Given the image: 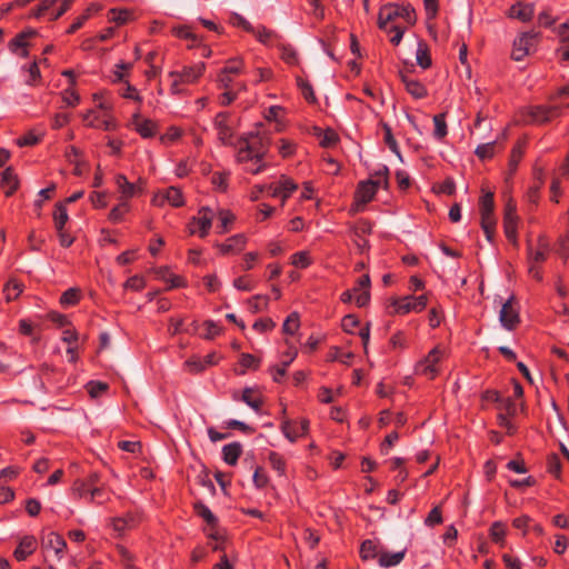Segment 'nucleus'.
<instances>
[{"label": "nucleus", "instance_id": "obj_27", "mask_svg": "<svg viewBox=\"0 0 569 569\" xmlns=\"http://www.w3.org/2000/svg\"><path fill=\"white\" fill-rule=\"evenodd\" d=\"M297 355H298L297 349H293L292 353L290 355V359L289 360H283L281 362V365L272 366V367L269 368V372L272 375V380L274 382L279 383V382L282 381V378L287 373V368L296 359Z\"/></svg>", "mask_w": 569, "mask_h": 569}, {"label": "nucleus", "instance_id": "obj_8", "mask_svg": "<svg viewBox=\"0 0 569 569\" xmlns=\"http://www.w3.org/2000/svg\"><path fill=\"white\" fill-rule=\"evenodd\" d=\"M529 122L542 124L561 116L559 106H533L528 108Z\"/></svg>", "mask_w": 569, "mask_h": 569}, {"label": "nucleus", "instance_id": "obj_43", "mask_svg": "<svg viewBox=\"0 0 569 569\" xmlns=\"http://www.w3.org/2000/svg\"><path fill=\"white\" fill-rule=\"evenodd\" d=\"M497 141L479 144L475 153L480 160L491 159L496 153Z\"/></svg>", "mask_w": 569, "mask_h": 569}, {"label": "nucleus", "instance_id": "obj_53", "mask_svg": "<svg viewBox=\"0 0 569 569\" xmlns=\"http://www.w3.org/2000/svg\"><path fill=\"white\" fill-rule=\"evenodd\" d=\"M541 172L539 173V177L537 178V182H535L527 191V199L529 202L537 204L539 197H540V190L543 186V180L541 178Z\"/></svg>", "mask_w": 569, "mask_h": 569}, {"label": "nucleus", "instance_id": "obj_17", "mask_svg": "<svg viewBox=\"0 0 569 569\" xmlns=\"http://www.w3.org/2000/svg\"><path fill=\"white\" fill-rule=\"evenodd\" d=\"M136 131L142 138H152L157 133V123L150 119L140 120L139 113H134L132 117Z\"/></svg>", "mask_w": 569, "mask_h": 569}, {"label": "nucleus", "instance_id": "obj_3", "mask_svg": "<svg viewBox=\"0 0 569 569\" xmlns=\"http://www.w3.org/2000/svg\"><path fill=\"white\" fill-rule=\"evenodd\" d=\"M493 192H485L479 199L480 226L489 242H493L496 234L497 220L493 214Z\"/></svg>", "mask_w": 569, "mask_h": 569}, {"label": "nucleus", "instance_id": "obj_59", "mask_svg": "<svg viewBox=\"0 0 569 569\" xmlns=\"http://www.w3.org/2000/svg\"><path fill=\"white\" fill-rule=\"evenodd\" d=\"M276 327V322L271 318H260L254 321L252 328L258 332L271 331Z\"/></svg>", "mask_w": 569, "mask_h": 569}, {"label": "nucleus", "instance_id": "obj_60", "mask_svg": "<svg viewBox=\"0 0 569 569\" xmlns=\"http://www.w3.org/2000/svg\"><path fill=\"white\" fill-rule=\"evenodd\" d=\"M62 100L66 106L74 107L79 103L80 97L73 87H69L62 92Z\"/></svg>", "mask_w": 569, "mask_h": 569}, {"label": "nucleus", "instance_id": "obj_61", "mask_svg": "<svg viewBox=\"0 0 569 569\" xmlns=\"http://www.w3.org/2000/svg\"><path fill=\"white\" fill-rule=\"evenodd\" d=\"M442 513L439 507H435L430 510L427 518L425 519V525L428 527H435L437 525L442 523Z\"/></svg>", "mask_w": 569, "mask_h": 569}, {"label": "nucleus", "instance_id": "obj_11", "mask_svg": "<svg viewBox=\"0 0 569 569\" xmlns=\"http://www.w3.org/2000/svg\"><path fill=\"white\" fill-rule=\"evenodd\" d=\"M281 431L284 437L295 442L298 438L303 437L309 431V420L302 418L299 422L289 419H283L281 422Z\"/></svg>", "mask_w": 569, "mask_h": 569}, {"label": "nucleus", "instance_id": "obj_55", "mask_svg": "<svg viewBox=\"0 0 569 569\" xmlns=\"http://www.w3.org/2000/svg\"><path fill=\"white\" fill-rule=\"evenodd\" d=\"M291 263L297 268H308L311 264V258L307 251H299L291 256Z\"/></svg>", "mask_w": 569, "mask_h": 569}, {"label": "nucleus", "instance_id": "obj_63", "mask_svg": "<svg viewBox=\"0 0 569 569\" xmlns=\"http://www.w3.org/2000/svg\"><path fill=\"white\" fill-rule=\"evenodd\" d=\"M281 59L288 64H296L298 62V54L290 46L281 47Z\"/></svg>", "mask_w": 569, "mask_h": 569}, {"label": "nucleus", "instance_id": "obj_33", "mask_svg": "<svg viewBox=\"0 0 569 569\" xmlns=\"http://www.w3.org/2000/svg\"><path fill=\"white\" fill-rule=\"evenodd\" d=\"M539 249L532 252L531 246H528L529 259L533 262H542L547 258L548 242L545 237L540 236L538 239Z\"/></svg>", "mask_w": 569, "mask_h": 569}, {"label": "nucleus", "instance_id": "obj_48", "mask_svg": "<svg viewBox=\"0 0 569 569\" xmlns=\"http://www.w3.org/2000/svg\"><path fill=\"white\" fill-rule=\"evenodd\" d=\"M383 131H385V143L389 147V149L397 154L399 158H401L400 149L398 147L397 140L395 139L392 134L391 127L388 123L382 124Z\"/></svg>", "mask_w": 569, "mask_h": 569}, {"label": "nucleus", "instance_id": "obj_64", "mask_svg": "<svg viewBox=\"0 0 569 569\" xmlns=\"http://www.w3.org/2000/svg\"><path fill=\"white\" fill-rule=\"evenodd\" d=\"M360 325L359 319L355 315H347L342 318L341 327L343 331L352 333L355 328Z\"/></svg>", "mask_w": 569, "mask_h": 569}, {"label": "nucleus", "instance_id": "obj_38", "mask_svg": "<svg viewBox=\"0 0 569 569\" xmlns=\"http://www.w3.org/2000/svg\"><path fill=\"white\" fill-rule=\"evenodd\" d=\"M300 327V316L297 311L291 312L282 325V332L286 335H295Z\"/></svg>", "mask_w": 569, "mask_h": 569}, {"label": "nucleus", "instance_id": "obj_50", "mask_svg": "<svg viewBox=\"0 0 569 569\" xmlns=\"http://www.w3.org/2000/svg\"><path fill=\"white\" fill-rule=\"evenodd\" d=\"M259 42L263 44L270 43L274 38H277V33L270 29H267L263 26L254 28V32H252Z\"/></svg>", "mask_w": 569, "mask_h": 569}, {"label": "nucleus", "instance_id": "obj_2", "mask_svg": "<svg viewBox=\"0 0 569 569\" xmlns=\"http://www.w3.org/2000/svg\"><path fill=\"white\" fill-rule=\"evenodd\" d=\"M397 18H402L408 24L413 26L417 21L415 8L409 3H387L382 6L378 13L379 29H387V23L393 22Z\"/></svg>", "mask_w": 569, "mask_h": 569}, {"label": "nucleus", "instance_id": "obj_47", "mask_svg": "<svg viewBox=\"0 0 569 569\" xmlns=\"http://www.w3.org/2000/svg\"><path fill=\"white\" fill-rule=\"evenodd\" d=\"M297 84L300 88L303 98L308 102L315 103L317 99H316L311 83L308 80H305L301 77H298Z\"/></svg>", "mask_w": 569, "mask_h": 569}, {"label": "nucleus", "instance_id": "obj_62", "mask_svg": "<svg viewBox=\"0 0 569 569\" xmlns=\"http://www.w3.org/2000/svg\"><path fill=\"white\" fill-rule=\"evenodd\" d=\"M228 178L229 173L227 172H213L211 183L221 191H226L228 188Z\"/></svg>", "mask_w": 569, "mask_h": 569}, {"label": "nucleus", "instance_id": "obj_37", "mask_svg": "<svg viewBox=\"0 0 569 569\" xmlns=\"http://www.w3.org/2000/svg\"><path fill=\"white\" fill-rule=\"evenodd\" d=\"M134 526H136V518L130 515H128L126 517L114 518L112 520L113 530L117 531L119 535H122L127 529H131Z\"/></svg>", "mask_w": 569, "mask_h": 569}, {"label": "nucleus", "instance_id": "obj_40", "mask_svg": "<svg viewBox=\"0 0 569 569\" xmlns=\"http://www.w3.org/2000/svg\"><path fill=\"white\" fill-rule=\"evenodd\" d=\"M517 229H518V219L503 218L505 236L513 244L518 243Z\"/></svg>", "mask_w": 569, "mask_h": 569}, {"label": "nucleus", "instance_id": "obj_12", "mask_svg": "<svg viewBox=\"0 0 569 569\" xmlns=\"http://www.w3.org/2000/svg\"><path fill=\"white\" fill-rule=\"evenodd\" d=\"M206 64L199 62L194 66L183 67L181 71L169 72L170 78H178L183 84H191L197 82L203 74Z\"/></svg>", "mask_w": 569, "mask_h": 569}, {"label": "nucleus", "instance_id": "obj_35", "mask_svg": "<svg viewBox=\"0 0 569 569\" xmlns=\"http://www.w3.org/2000/svg\"><path fill=\"white\" fill-rule=\"evenodd\" d=\"M378 545L370 539L365 540L360 547V557L363 560L379 558Z\"/></svg>", "mask_w": 569, "mask_h": 569}, {"label": "nucleus", "instance_id": "obj_6", "mask_svg": "<svg viewBox=\"0 0 569 569\" xmlns=\"http://www.w3.org/2000/svg\"><path fill=\"white\" fill-rule=\"evenodd\" d=\"M212 226V210L208 207H202L198 211V216L193 217L188 223L190 234L198 233L200 238H206Z\"/></svg>", "mask_w": 569, "mask_h": 569}, {"label": "nucleus", "instance_id": "obj_26", "mask_svg": "<svg viewBox=\"0 0 569 569\" xmlns=\"http://www.w3.org/2000/svg\"><path fill=\"white\" fill-rule=\"evenodd\" d=\"M116 184L118 187V190L121 192L122 198H124V201H127V199L132 198L136 194V184L128 181L124 174L120 173L116 176Z\"/></svg>", "mask_w": 569, "mask_h": 569}, {"label": "nucleus", "instance_id": "obj_41", "mask_svg": "<svg viewBox=\"0 0 569 569\" xmlns=\"http://www.w3.org/2000/svg\"><path fill=\"white\" fill-rule=\"evenodd\" d=\"M433 123H435V131L433 136L436 139L441 140L443 139L447 133V122H446V113H438L433 116Z\"/></svg>", "mask_w": 569, "mask_h": 569}, {"label": "nucleus", "instance_id": "obj_31", "mask_svg": "<svg viewBox=\"0 0 569 569\" xmlns=\"http://www.w3.org/2000/svg\"><path fill=\"white\" fill-rule=\"evenodd\" d=\"M391 307H393V312L398 315H407L410 311H413L415 308L411 300V296L392 299Z\"/></svg>", "mask_w": 569, "mask_h": 569}, {"label": "nucleus", "instance_id": "obj_39", "mask_svg": "<svg viewBox=\"0 0 569 569\" xmlns=\"http://www.w3.org/2000/svg\"><path fill=\"white\" fill-rule=\"evenodd\" d=\"M269 305V297L263 295H256L248 300L249 310L252 313H258L266 310Z\"/></svg>", "mask_w": 569, "mask_h": 569}, {"label": "nucleus", "instance_id": "obj_13", "mask_svg": "<svg viewBox=\"0 0 569 569\" xmlns=\"http://www.w3.org/2000/svg\"><path fill=\"white\" fill-rule=\"evenodd\" d=\"M229 112H219L214 117L213 126L218 133V139L222 144H230L233 137L232 128L229 126Z\"/></svg>", "mask_w": 569, "mask_h": 569}, {"label": "nucleus", "instance_id": "obj_54", "mask_svg": "<svg viewBox=\"0 0 569 569\" xmlns=\"http://www.w3.org/2000/svg\"><path fill=\"white\" fill-rule=\"evenodd\" d=\"M118 553L121 558V563L126 569H138V567L133 563L134 557L133 555L123 546H118Z\"/></svg>", "mask_w": 569, "mask_h": 569}, {"label": "nucleus", "instance_id": "obj_5", "mask_svg": "<svg viewBox=\"0 0 569 569\" xmlns=\"http://www.w3.org/2000/svg\"><path fill=\"white\" fill-rule=\"evenodd\" d=\"M443 356V351L439 347H435L426 358L419 361L416 366V373L425 376L426 378L432 380L439 373L438 363L440 362Z\"/></svg>", "mask_w": 569, "mask_h": 569}, {"label": "nucleus", "instance_id": "obj_22", "mask_svg": "<svg viewBox=\"0 0 569 569\" xmlns=\"http://www.w3.org/2000/svg\"><path fill=\"white\" fill-rule=\"evenodd\" d=\"M37 36V31L34 29H28L19 32L13 39H11L8 43V48L12 53H18L20 49L23 47H29L28 39Z\"/></svg>", "mask_w": 569, "mask_h": 569}, {"label": "nucleus", "instance_id": "obj_23", "mask_svg": "<svg viewBox=\"0 0 569 569\" xmlns=\"http://www.w3.org/2000/svg\"><path fill=\"white\" fill-rule=\"evenodd\" d=\"M261 360L251 353H241L239 358L240 369H234V373L238 376H243L248 369L253 371L258 370L260 367Z\"/></svg>", "mask_w": 569, "mask_h": 569}, {"label": "nucleus", "instance_id": "obj_52", "mask_svg": "<svg viewBox=\"0 0 569 569\" xmlns=\"http://www.w3.org/2000/svg\"><path fill=\"white\" fill-rule=\"evenodd\" d=\"M490 538L493 542H502L506 536V526L501 521H495L490 527Z\"/></svg>", "mask_w": 569, "mask_h": 569}, {"label": "nucleus", "instance_id": "obj_21", "mask_svg": "<svg viewBox=\"0 0 569 569\" xmlns=\"http://www.w3.org/2000/svg\"><path fill=\"white\" fill-rule=\"evenodd\" d=\"M163 200H167L172 207L179 208L184 204L182 191L176 187H169L162 194V199H153L156 204H161Z\"/></svg>", "mask_w": 569, "mask_h": 569}, {"label": "nucleus", "instance_id": "obj_14", "mask_svg": "<svg viewBox=\"0 0 569 569\" xmlns=\"http://www.w3.org/2000/svg\"><path fill=\"white\" fill-rule=\"evenodd\" d=\"M247 243L244 234L239 233L229 237L223 243H217L216 247L223 256L241 252Z\"/></svg>", "mask_w": 569, "mask_h": 569}, {"label": "nucleus", "instance_id": "obj_1", "mask_svg": "<svg viewBox=\"0 0 569 569\" xmlns=\"http://www.w3.org/2000/svg\"><path fill=\"white\" fill-rule=\"evenodd\" d=\"M239 142L242 144L237 153V161L244 163L248 161H256L259 163L256 168H248L247 171L257 174L264 168L262 160L269 149V140L258 133L250 132L240 138Z\"/></svg>", "mask_w": 569, "mask_h": 569}, {"label": "nucleus", "instance_id": "obj_51", "mask_svg": "<svg viewBox=\"0 0 569 569\" xmlns=\"http://www.w3.org/2000/svg\"><path fill=\"white\" fill-rule=\"evenodd\" d=\"M92 490V485L88 483L82 479H77L72 485V492L74 496L79 498H83L90 495Z\"/></svg>", "mask_w": 569, "mask_h": 569}, {"label": "nucleus", "instance_id": "obj_24", "mask_svg": "<svg viewBox=\"0 0 569 569\" xmlns=\"http://www.w3.org/2000/svg\"><path fill=\"white\" fill-rule=\"evenodd\" d=\"M242 453V446L240 442H231L222 448L223 461L229 466H236Z\"/></svg>", "mask_w": 569, "mask_h": 569}, {"label": "nucleus", "instance_id": "obj_36", "mask_svg": "<svg viewBox=\"0 0 569 569\" xmlns=\"http://www.w3.org/2000/svg\"><path fill=\"white\" fill-rule=\"evenodd\" d=\"M268 460L271 468L277 471L279 476H286L287 462L280 453L277 451H270Z\"/></svg>", "mask_w": 569, "mask_h": 569}, {"label": "nucleus", "instance_id": "obj_10", "mask_svg": "<svg viewBox=\"0 0 569 569\" xmlns=\"http://www.w3.org/2000/svg\"><path fill=\"white\" fill-rule=\"evenodd\" d=\"M412 70H400L399 78L405 84L406 91L415 99H423L428 96L426 86L412 76Z\"/></svg>", "mask_w": 569, "mask_h": 569}, {"label": "nucleus", "instance_id": "obj_44", "mask_svg": "<svg viewBox=\"0 0 569 569\" xmlns=\"http://www.w3.org/2000/svg\"><path fill=\"white\" fill-rule=\"evenodd\" d=\"M382 30L391 36L390 42L393 46H398L402 40L406 28L401 27L399 24L387 23V29H382Z\"/></svg>", "mask_w": 569, "mask_h": 569}, {"label": "nucleus", "instance_id": "obj_42", "mask_svg": "<svg viewBox=\"0 0 569 569\" xmlns=\"http://www.w3.org/2000/svg\"><path fill=\"white\" fill-rule=\"evenodd\" d=\"M132 17V12L127 9H110L109 21L117 23L118 26L127 23Z\"/></svg>", "mask_w": 569, "mask_h": 569}, {"label": "nucleus", "instance_id": "obj_7", "mask_svg": "<svg viewBox=\"0 0 569 569\" xmlns=\"http://www.w3.org/2000/svg\"><path fill=\"white\" fill-rule=\"evenodd\" d=\"M499 320L501 326L507 330H515L520 323L519 309L517 307L516 297L511 295L502 305Z\"/></svg>", "mask_w": 569, "mask_h": 569}, {"label": "nucleus", "instance_id": "obj_19", "mask_svg": "<svg viewBox=\"0 0 569 569\" xmlns=\"http://www.w3.org/2000/svg\"><path fill=\"white\" fill-rule=\"evenodd\" d=\"M1 184L4 190L6 197L12 196L19 186V180L11 167L6 168L1 173Z\"/></svg>", "mask_w": 569, "mask_h": 569}, {"label": "nucleus", "instance_id": "obj_25", "mask_svg": "<svg viewBox=\"0 0 569 569\" xmlns=\"http://www.w3.org/2000/svg\"><path fill=\"white\" fill-rule=\"evenodd\" d=\"M47 547L54 551V555L58 559H61L64 556L67 549V542L62 536L57 532H50L47 536Z\"/></svg>", "mask_w": 569, "mask_h": 569}, {"label": "nucleus", "instance_id": "obj_30", "mask_svg": "<svg viewBox=\"0 0 569 569\" xmlns=\"http://www.w3.org/2000/svg\"><path fill=\"white\" fill-rule=\"evenodd\" d=\"M416 60L419 67L422 69H428L432 64L430 51L428 44L425 41H420L418 43Z\"/></svg>", "mask_w": 569, "mask_h": 569}, {"label": "nucleus", "instance_id": "obj_58", "mask_svg": "<svg viewBox=\"0 0 569 569\" xmlns=\"http://www.w3.org/2000/svg\"><path fill=\"white\" fill-rule=\"evenodd\" d=\"M279 184L282 190V203L291 196L293 191L297 190L298 186L293 182V180L282 177Z\"/></svg>", "mask_w": 569, "mask_h": 569}, {"label": "nucleus", "instance_id": "obj_16", "mask_svg": "<svg viewBox=\"0 0 569 569\" xmlns=\"http://www.w3.org/2000/svg\"><path fill=\"white\" fill-rule=\"evenodd\" d=\"M37 549V540L33 536H24L17 548L13 551V557L18 561L26 560L30 555H32Z\"/></svg>", "mask_w": 569, "mask_h": 569}, {"label": "nucleus", "instance_id": "obj_18", "mask_svg": "<svg viewBox=\"0 0 569 569\" xmlns=\"http://www.w3.org/2000/svg\"><path fill=\"white\" fill-rule=\"evenodd\" d=\"M241 400L252 408L256 412H260L263 406V397L257 389L246 387L242 391Z\"/></svg>", "mask_w": 569, "mask_h": 569}, {"label": "nucleus", "instance_id": "obj_46", "mask_svg": "<svg viewBox=\"0 0 569 569\" xmlns=\"http://www.w3.org/2000/svg\"><path fill=\"white\" fill-rule=\"evenodd\" d=\"M80 290L77 288H70L66 290L60 297V303L62 306H76L80 301Z\"/></svg>", "mask_w": 569, "mask_h": 569}, {"label": "nucleus", "instance_id": "obj_15", "mask_svg": "<svg viewBox=\"0 0 569 569\" xmlns=\"http://www.w3.org/2000/svg\"><path fill=\"white\" fill-rule=\"evenodd\" d=\"M535 16V4L517 2L509 8L508 17L518 19L521 22H529Z\"/></svg>", "mask_w": 569, "mask_h": 569}, {"label": "nucleus", "instance_id": "obj_49", "mask_svg": "<svg viewBox=\"0 0 569 569\" xmlns=\"http://www.w3.org/2000/svg\"><path fill=\"white\" fill-rule=\"evenodd\" d=\"M86 389L91 398H98L109 389L108 383L102 381H89Z\"/></svg>", "mask_w": 569, "mask_h": 569}, {"label": "nucleus", "instance_id": "obj_45", "mask_svg": "<svg viewBox=\"0 0 569 569\" xmlns=\"http://www.w3.org/2000/svg\"><path fill=\"white\" fill-rule=\"evenodd\" d=\"M130 207L127 201H121L118 206L113 207L109 213V220L112 223L122 221L124 214L129 211Z\"/></svg>", "mask_w": 569, "mask_h": 569}, {"label": "nucleus", "instance_id": "obj_32", "mask_svg": "<svg viewBox=\"0 0 569 569\" xmlns=\"http://www.w3.org/2000/svg\"><path fill=\"white\" fill-rule=\"evenodd\" d=\"M368 181H372L375 183V188L378 190L379 187H383L388 189L389 187V169L387 166H382L380 169L371 173V177Z\"/></svg>", "mask_w": 569, "mask_h": 569}, {"label": "nucleus", "instance_id": "obj_20", "mask_svg": "<svg viewBox=\"0 0 569 569\" xmlns=\"http://www.w3.org/2000/svg\"><path fill=\"white\" fill-rule=\"evenodd\" d=\"M407 549H402L401 551L390 552V551H380L378 558V565L382 568H390L399 565L405 556Z\"/></svg>", "mask_w": 569, "mask_h": 569}, {"label": "nucleus", "instance_id": "obj_4", "mask_svg": "<svg viewBox=\"0 0 569 569\" xmlns=\"http://www.w3.org/2000/svg\"><path fill=\"white\" fill-rule=\"evenodd\" d=\"M541 38V33L535 30L520 33L512 43L511 59L521 61L536 49Z\"/></svg>", "mask_w": 569, "mask_h": 569}, {"label": "nucleus", "instance_id": "obj_56", "mask_svg": "<svg viewBox=\"0 0 569 569\" xmlns=\"http://www.w3.org/2000/svg\"><path fill=\"white\" fill-rule=\"evenodd\" d=\"M243 69V61L240 58H232L226 62L222 71L228 74H238Z\"/></svg>", "mask_w": 569, "mask_h": 569}, {"label": "nucleus", "instance_id": "obj_34", "mask_svg": "<svg viewBox=\"0 0 569 569\" xmlns=\"http://www.w3.org/2000/svg\"><path fill=\"white\" fill-rule=\"evenodd\" d=\"M23 288V283L16 279H10L3 288L7 301L16 300L22 293Z\"/></svg>", "mask_w": 569, "mask_h": 569}, {"label": "nucleus", "instance_id": "obj_57", "mask_svg": "<svg viewBox=\"0 0 569 569\" xmlns=\"http://www.w3.org/2000/svg\"><path fill=\"white\" fill-rule=\"evenodd\" d=\"M219 219H220V226L218 227L219 228L218 232L223 234V233L228 232L229 226L234 221L236 218L230 211L222 210L219 213Z\"/></svg>", "mask_w": 569, "mask_h": 569}, {"label": "nucleus", "instance_id": "obj_28", "mask_svg": "<svg viewBox=\"0 0 569 569\" xmlns=\"http://www.w3.org/2000/svg\"><path fill=\"white\" fill-rule=\"evenodd\" d=\"M69 221L66 202H57L53 211V222L56 230H62Z\"/></svg>", "mask_w": 569, "mask_h": 569}, {"label": "nucleus", "instance_id": "obj_29", "mask_svg": "<svg viewBox=\"0 0 569 569\" xmlns=\"http://www.w3.org/2000/svg\"><path fill=\"white\" fill-rule=\"evenodd\" d=\"M193 509L197 516L201 517L208 526L214 528L218 526V518L212 513V511L201 501H198L193 505Z\"/></svg>", "mask_w": 569, "mask_h": 569}, {"label": "nucleus", "instance_id": "obj_9", "mask_svg": "<svg viewBox=\"0 0 569 569\" xmlns=\"http://www.w3.org/2000/svg\"><path fill=\"white\" fill-rule=\"evenodd\" d=\"M375 183L372 181H360L353 194L352 210H361L368 202H370L377 193Z\"/></svg>", "mask_w": 569, "mask_h": 569}]
</instances>
